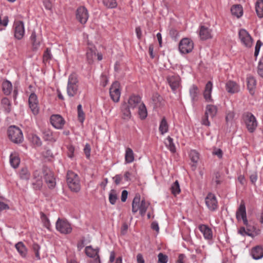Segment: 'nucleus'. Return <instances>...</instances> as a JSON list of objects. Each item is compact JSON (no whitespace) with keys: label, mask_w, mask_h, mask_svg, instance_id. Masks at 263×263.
Masks as SVG:
<instances>
[{"label":"nucleus","mask_w":263,"mask_h":263,"mask_svg":"<svg viewBox=\"0 0 263 263\" xmlns=\"http://www.w3.org/2000/svg\"><path fill=\"white\" fill-rule=\"evenodd\" d=\"M143 103L141 102V98L138 95H132L128 99L127 102H124L121 105V112L122 118L124 120H128L132 117L130 109H134L139 107V105Z\"/></svg>","instance_id":"nucleus-1"},{"label":"nucleus","mask_w":263,"mask_h":263,"mask_svg":"<svg viewBox=\"0 0 263 263\" xmlns=\"http://www.w3.org/2000/svg\"><path fill=\"white\" fill-rule=\"evenodd\" d=\"M79 80L78 75L72 73L68 77L67 86V93L70 97L75 96L78 91Z\"/></svg>","instance_id":"nucleus-2"},{"label":"nucleus","mask_w":263,"mask_h":263,"mask_svg":"<svg viewBox=\"0 0 263 263\" xmlns=\"http://www.w3.org/2000/svg\"><path fill=\"white\" fill-rule=\"evenodd\" d=\"M9 139L16 144L21 143L23 141V133L20 128L15 125L10 126L8 130Z\"/></svg>","instance_id":"nucleus-3"},{"label":"nucleus","mask_w":263,"mask_h":263,"mask_svg":"<svg viewBox=\"0 0 263 263\" xmlns=\"http://www.w3.org/2000/svg\"><path fill=\"white\" fill-rule=\"evenodd\" d=\"M67 182L69 189L73 192H78L81 189L79 178L77 174L69 171L67 173Z\"/></svg>","instance_id":"nucleus-4"},{"label":"nucleus","mask_w":263,"mask_h":263,"mask_svg":"<svg viewBox=\"0 0 263 263\" xmlns=\"http://www.w3.org/2000/svg\"><path fill=\"white\" fill-rule=\"evenodd\" d=\"M242 118L248 131L253 133L257 126V122L255 116L250 112H245L242 114Z\"/></svg>","instance_id":"nucleus-5"},{"label":"nucleus","mask_w":263,"mask_h":263,"mask_svg":"<svg viewBox=\"0 0 263 263\" xmlns=\"http://www.w3.org/2000/svg\"><path fill=\"white\" fill-rule=\"evenodd\" d=\"M56 229L63 234H69L72 231V227L66 220L59 218L55 223Z\"/></svg>","instance_id":"nucleus-6"},{"label":"nucleus","mask_w":263,"mask_h":263,"mask_svg":"<svg viewBox=\"0 0 263 263\" xmlns=\"http://www.w3.org/2000/svg\"><path fill=\"white\" fill-rule=\"evenodd\" d=\"M44 179L49 189H53L56 184L53 173L47 166L42 168Z\"/></svg>","instance_id":"nucleus-7"},{"label":"nucleus","mask_w":263,"mask_h":263,"mask_svg":"<svg viewBox=\"0 0 263 263\" xmlns=\"http://www.w3.org/2000/svg\"><path fill=\"white\" fill-rule=\"evenodd\" d=\"M193 48L194 43L189 38H183L179 42V50L181 53H189L193 50Z\"/></svg>","instance_id":"nucleus-8"},{"label":"nucleus","mask_w":263,"mask_h":263,"mask_svg":"<svg viewBox=\"0 0 263 263\" xmlns=\"http://www.w3.org/2000/svg\"><path fill=\"white\" fill-rule=\"evenodd\" d=\"M238 34L239 37L242 44L246 47H251L253 40L248 32L244 29H241L239 30Z\"/></svg>","instance_id":"nucleus-9"},{"label":"nucleus","mask_w":263,"mask_h":263,"mask_svg":"<svg viewBox=\"0 0 263 263\" xmlns=\"http://www.w3.org/2000/svg\"><path fill=\"white\" fill-rule=\"evenodd\" d=\"M109 94L111 99L114 102L117 103L119 101L121 92L119 82L115 81L112 84L109 89Z\"/></svg>","instance_id":"nucleus-10"},{"label":"nucleus","mask_w":263,"mask_h":263,"mask_svg":"<svg viewBox=\"0 0 263 263\" xmlns=\"http://www.w3.org/2000/svg\"><path fill=\"white\" fill-rule=\"evenodd\" d=\"M206 206L211 211H215L218 208V202L214 194L209 193L205 198Z\"/></svg>","instance_id":"nucleus-11"},{"label":"nucleus","mask_w":263,"mask_h":263,"mask_svg":"<svg viewBox=\"0 0 263 263\" xmlns=\"http://www.w3.org/2000/svg\"><path fill=\"white\" fill-rule=\"evenodd\" d=\"M14 37L15 39L20 40L24 36L25 28L24 24L22 21H17L14 22Z\"/></svg>","instance_id":"nucleus-12"},{"label":"nucleus","mask_w":263,"mask_h":263,"mask_svg":"<svg viewBox=\"0 0 263 263\" xmlns=\"http://www.w3.org/2000/svg\"><path fill=\"white\" fill-rule=\"evenodd\" d=\"M89 15L87 9L83 6L79 7L76 11V18L82 24H85L88 18Z\"/></svg>","instance_id":"nucleus-13"},{"label":"nucleus","mask_w":263,"mask_h":263,"mask_svg":"<svg viewBox=\"0 0 263 263\" xmlns=\"http://www.w3.org/2000/svg\"><path fill=\"white\" fill-rule=\"evenodd\" d=\"M28 102L29 107L33 114H37L39 111L37 96L34 93H31L29 97Z\"/></svg>","instance_id":"nucleus-14"},{"label":"nucleus","mask_w":263,"mask_h":263,"mask_svg":"<svg viewBox=\"0 0 263 263\" xmlns=\"http://www.w3.org/2000/svg\"><path fill=\"white\" fill-rule=\"evenodd\" d=\"M167 82L172 90L175 91L180 85V78L178 76H168L166 78Z\"/></svg>","instance_id":"nucleus-15"},{"label":"nucleus","mask_w":263,"mask_h":263,"mask_svg":"<svg viewBox=\"0 0 263 263\" xmlns=\"http://www.w3.org/2000/svg\"><path fill=\"white\" fill-rule=\"evenodd\" d=\"M50 122L52 125L57 129H61L65 124L64 119L59 115H52L50 117Z\"/></svg>","instance_id":"nucleus-16"},{"label":"nucleus","mask_w":263,"mask_h":263,"mask_svg":"<svg viewBox=\"0 0 263 263\" xmlns=\"http://www.w3.org/2000/svg\"><path fill=\"white\" fill-rule=\"evenodd\" d=\"M30 40L32 46V50L36 51L40 46L42 39L40 36H37L34 31H32L30 36Z\"/></svg>","instance_id":"nucleus-17"},{"label":"nucleus","mask_w":263,"mask_h":263,"mask_svg":"<svg viewBox=\"0 0 263 263\" xmlns=\"http://www.w3.org/2000/svg\"><path fill=\"white\" fill-rule=\"evenodd\" d=\"M33 178L35 180V182L32 183V185L35 190H40L41 189L43 184L42 176L40 172L35 171L33 174Z\"/></svg>","instance_id":"nucleus-18"},{"label":"nucleus","mask_w":263,"mask_h":263,"mask_svg":"<svg viewBox=\"0 0 263 263\" xmlns=\"http://www.w3.org/2000/svg\"><path fill=\"white\" fill-rule=\"evenodd\" d=\"M199 229L203 234L205 239L211 240L213 238V233L212 229L208 226L205 224H200L199 226Z\"/></svg>","instance_id":"nucleus-19"},{"label":"nucleus","mask_w":263,"mask_h":263,"mask_svg":"<svg viewBox=\"0 0 263 263\" xmlns=\"http://www.w3.org/2000/svg\"><path fill=\"white\" fill-rule=\"evenodd\" d=\"M213 88V84L211 81H209L205 85L203 92L204 98L207 102H212L211 92Z\"/></svg>","instance_id":"nucleus-20"},{"label":"nucleus","mask_w":263,"mask_h":263,"mask_svg":"<svg viewBox=\"0 0 263 263\" xmlns=\"http://www.w3.org/2000/svg\"><path fill=\"white\" fill-rule=\"evenodd\" d=\"M251 255L255 260L261 259L263 257V248L261 246H257L253 248L251 250Z\"/></svg>","instance_id":"nucleus-21"},{"label":"nucleus","mask_w":263,"mask_h":263,"mask_svg":"<svg viewBox=\"0 0 263 263\" xmlns=\"http://www.w3.org/2000/svg\"><path fill=\"white\" fill-rule=\"evenodd\" d=\"M256 81L253 76H249L247 77V88L251 95H253L255 93L256 88Z\"/></svg>","instance_id":"nucleus-22"},{"label":"nucleus","mask_w":263,"mask_h":263,"mask_svg":"<svg viewBox=\"0 0 263 263\" xmlns=\"http://www.w3.org/2000/svg\"><path fill=\"white\" fill-rule=\"evenodd\" d=\"M199 35L201 40H206L212 37L211 30L204 26H201L199 32Z\"/></svg>","instance_id":"nucleus-23"},{"label":"nucleus","mask_w":263,"mask_h":263,"mask_svg":"<svg viewBox=\"0 0 263 263\" xmlns=\"http://www.w3.org/2000/svg\"><path fill=\"white\" fill-rule=\"evenodd\" d=\"M236 217L238 220H240L241 218L247 217L246 206L243 201H241L236 211Z\"/></svg>","instance_id":"nucleus-24"},{"label":"nucleus","mask_w":263,"mask_h":263,"mask_svg":"<svg viewBox=\"0 0 263 263\" xmlns=\"http://www.w3.org/2000/svg\"><path fill=\"white\" fill-rule=\"evenodd\" d=\"M226 90L229 93H234L239 91V87L234 81H229L226 83Z\"/></svg>","instance_id":"nucleus-25"},{"label":"nucleus","mask_w":263,"mask_h":263,"mask_svg":"<svg viewBox=\"0 0 263 263\" xmlns=\"http://www.w3.org/2000/svg\"><path fill=\"white\" fill-rule=\"evenodd\" d=\"M254 230V228L253 227L248 226V227H246V228L243 227H241L239 229L238 232L239 234L243 236L247 235L253 237L254 236L253 234Z\"/></svg>","instance_id":"nucleus-26"},{"label":"nucleus","mask_w":263,"mask_h":263,"mask_svg":"<svg viewBox=\"0 0 263 263\" xmlns=\"http://www.w3.org/2000/svg\"><path fill=\"white\" fill-rule=\"evenodd\" d=\"M140 195L139 194H136L132 202V212L133 214L136 213L139 209L141 203Z\"/></svg>","instance_id":"nucleus-27"},{"label":"nucleus","mask_w":263,"mask_h":263,"mask_svg":"<svg viewBox=\"0 0 263 263\" xmlns=\"http://www.w3.org/2000/svg\"><path fill=\"white\" fill-rule=\"evenodd\" d=\"M231 11L232 15L237 18L240 17L243 14V9L240 5H233L231 9Z\"/></svg>","instance_id":"nucleus-28"},{"label":"nucleus","mask_w":263,"mask_h":263,"mask_svg":"<svg viewBox=\"0 0 263 263\" xmlns=\"http://www.w3.org/2000/svg\"><path fill=\"white\" fill-rule=\"evenodd\" d=\"M97 49L95 47L89 48L86 52V58L89 64L93 62L94 58L96 57Z\"/></svg>","instance_id":"nucleus-29"},{"label":"nucleus","mask_w":263,"mask_h":263,"mask_svg":"<svg viewBox=\"0 0 263 263\" xmlns=\"http://www.w3.org/2000/svg\"><path fill=\"white\" fill-rule=\"evenodd\" d=\"M99 249H93L91 246H87L85 248V253L86 254L91 257L95 258L99 255Z\"/></svg>","instance_id":"nucleus-30"},{"label":"nucleus","mask_w":263,"mask_h":263,"mask_svg":"<svg viewBox=\"0 0 263 263\" xmlns=\"http://www.w3.org/2000/svg\"><path fill=\"white\" fill-rule=\"evenodd\" d=\"M125 161L126 163H130L134 161V154L133 151L129 147L126 148Z\"/></svg>","instance_id":"nucleus-31"},{"label":"nucleus","mask_w":263,"mask_h":263,"mask_svg":"<svg viewBox=\"0 0 263 263\" xmlns=\"http://www.w3.org/2000/svg\"><path fill=\"white\" fill-rule=\"evenodd\" d=\"M15 246L20 254L23 257H25L27 255V250L23 242L21 241L18 242L15 245Z\"/></svg>","instance_id":"nucleus-32"},{"label":"nucleus","mask_w":263,"mask_h":263,"mask_svg":"<svg viewBox=\"0 0 263 263\" xmlns=\"http://www.w3.org/2000/svg\"><path fill=\"white\" fill-rule=\"evenodd\" d=\"M217 108L213 105H208L206 106L205 114L213 118L217 114Z\"/></svg>","instance_id":"nucleus-33"},{"label":"nucleus","mask_w":263,"mask_h":263,"mask_svg":"<svg viewBox=\"0 0 263 263\" xmlns=\"http://www.w3.org/2000/svg\"><path fill=\"white\" fill-rule=\"evenodd\" d=\"M2 88L4 94L6 95H9L12 91V85L10 81L6 80L3 82Z\"/></svg>","instance_id":"nucleus-34"},{"label":"nucleus","mask_w":263,"mask_h":263,"mask_svg":"<svg viewBox=\"0 0 263 263\" xmlns=\"http://www.w3.org/2000/svg\"><path fill=\"white\" fill-rule=\"evenodd\" d=\"M159 130L162 135L168 132V125L165 117H163L160 122Z\"/></svg>","instance_id":"nucleus-35"},{"label":"nucleus","mask_w":263,"mask_h":263,"mask_svg":"<svg viewBox=\"0 0 263 263\" xmlns=\"http://www.w3.org/2000/svg\"><path fill=\"white\" fill-rule=\"evenodd\" d=\"M255 10L259 18L263 17V1L258 0L255 4Z\"/></svg>","instance_id":"nucleus-36"},{"label":"nucleus","mask_w":263,"mask_h":263,"mask_svg":"<svg viewBox=\"0 0 263 263\" xmlns=\"http://www.w3.org/2000/svg\"><path fill=\"white\" fill-rule=\"evenodd\" d=\"M138 115L141 119H145L147 116V109L144 104L141 103L138 107Z\"/></svg>","instance_id":"nucleus-37"},{"label":"nucleus","mask_w":263,"mask_h":263,"mask_svg":"<svg viewBox=\"0 0 263 263\" xmlns=\"http://www.w3.org/2000/svg\"><path fill=\"white\" fill-rule=\"evenodd\" d=\"M150 203L146 201L144 199L142 200L139 206V213L141 216H144L145 214L146 210L149 206Z\"/></svg>","instance_id":"nucleus-38"},{"label":"nucleus","mask_w":263,"mask_h":263,"mask_svg":"<svg viewBox=\"0 0 263 263\" xmlns=\"http://www.w3.org/2000/svg\"><path fill=\"white\" fill-rule=\"evenodd\" d=\"M1 104L4 110L7 113H9L11 111V103L10 100L7 98H4L1 101Z\"/></svg>","instance_id":"nucleus-39"},{"label":"nucleus","mask_w":263,"mask_h":263,"mask_svg":"<svg viewBox=\"0 0 263 263\" xmlns=\"http://www.w3.org/2000/svg\"><path fill=\"white\" fill-rule=\"evenodd\" d=\"M10 163L13 168H16L20 164V159L15 154H11L10 156Z\"/></svg>","instance_id":"nucleus-40"},{"label":"nucleus","mask_w":263,"mask_h":263,"mask_svg":"<svg viewBox=\"0 0 263 263\" xmlns=\"http://www.w3.org/2000/svg\"><path fill=\"white\" fill-rule=\"evenodd\" d=\"M166 146L169 149L172 153H175L176 147L173 142V139L171 137L168 136L166 138V141L165 142Z\"/></svg>","instance_id":"nucleus-41"},{"label":"nucleus","mask_w":263,"mask_h":263,"mask_svg":"<svg viewBox=\"0 0 263 263\" xmlns=\"http://www.w3.org/2000/svg\"><path fill=\"white\" fill-rule=\"evenodd\" d=\"M152 99L155 107L160 106L161 102L163 100L162 97L157 92L153 94Z\"/></svg>","instance_id":"nucleus-42"},{"label":"nucleus","mask_w":263,"mask_h":263,"mask_svg":"<svg viewBox=\"0 0 263 263\" xmlns=\"http://www.w3.org/2000/svg\"><path fill=\"white\" fill-rule=\"evenodd\" d=\"M43 138L45 141H52L53 140L52 132L49 129H44L43 130Z\"/></svg>","instance_id":"nucleus-43"},{"label":"nucleus","mask_w":263,"mask_h":263,"mask_svg":"<svg viewBox=\"0 0 263 263\" xmlns=\"http://www.w3.org/2000/svg\"><path fill=\"white\" fill-rule=\"evenodd\" d=\"M198 93V88L197 86L193 85L190 89V95L192 98V101H195L197 100V97Z\"/></svg>","instance_id":"nucleus-44"},{"label":"nucleus","mask_w":263,"mask_h":263,"mask_svg":"<svg viewBox=\"0 0 263 263\" xmlns=\"http://www.w3.org/2000/svg\"><path fill=\"white\" fill-rule=\"evenodd\" d=\"M171 190L172 193L175 196L180 193V189L178 180H176L175 182L172 185Z\"/></svg>","instance_id":"nucleus-45"},{"label":"nucleus","mask_w":263,"mask_h":263,"mask_svg":"<svg viewBox=\"0 0 263 263\" xmlns=\"http://www.w3.org/2000/svg\"><path fill=\"white\" fill-rule=\"evenodd\" d=\"M41 219L45 227L49 229L50 227V222L47 216L42 212H40Z\"/></svg>","instance_id":"nucleus-46"},{"label":"nucleus","mask_w":263,"mask_h":263,"mask_svg":"<svg viewBox=\"0 0 263 263\" xmlns=\"http://www.w3.org/2000/svg\"><path fill=\"white\" fill-rule=\"evenodd\" d=\"M103 4L108 8H115L117 6L116 0H103Z\"/></svg>","instance_id":"nucleus-47"},{"label":"nucleus","mask_w":263,"mask_h":263,"mask_svg":"<svg viewBox=\"0 0 263 263\" xmlns=\"http://www.w3.org/2000/svg\"><path fill=\"white\" fill-rule=\"evenodd\" d=\"M78 118L81 123H83L85 120V114L82 109V106L81 104L78 105Z\"/></svg>","instance_id":"nucleus-48"},{"label":"nucleus","mask_w":263,"mask_h":263,"mask_svg":"<svg viewBox=\"0 0 263 263\" xmlns=\"http://www.w3.org/2000/svg\"><path fill=\"white\" fill-rule=\"evenodd\" d=\"M52 58V55L51 53L50 49L49 48H47L43 54V62L44 63L48 62Z\"/></svg>","instance_id":"nucleus-49"},{"label":"nucleus","mask_w":263,"mask_h":263,"mask_svg":"<svg viewBox=\"0 0 263 263\" xmlns=\"http://www.w3.org/2000/svg\"><path fill=\"white\" fill-rule=\"evenodd\" d=\"M118 197L115 190H111L109 194V201L111 204L114 205L116 202Z\"/></svg>","instance_id":"nucleus-50"},{"label":"nucleus","mask_w":263,"mask_h":263,"mask_svg":"<svg viewBox=\"0 0 263 263\" xmlns=\"http://www.w3.org/2000/svg\"><path fill=\"white\" fill-rule=\"evenodd\" d=\"M20 177L22 179L28 180L30 178V173L27 168H22L20 173Z\"/></svg>","instance_id":"nucleus-51"},{"label":"nucleus","mask_w":263,"mask_h":263,"mask_svg":"<svg viewBox=\"0 0 263 263\" xmlns=\"http://www.w3.org/2000/svg\"><path fill=\"white\" fill-rule=\"evenodd\" d=\"M190 157L193 163H197L199 160V154L195 150H192L190 153Z\"/></svg>","instance_id":"nucleus-52"},{"label":"nucleus","mask_w":263,"mask_h":263,"mask_svg":"<svg viewBox=\"0 0 263 263\" xmlns=\"http://www.w3.org/2000/svg\"><path fill=\"white\" fill-rule=\"evenodd\" d=\"M235 116V113L234 111H229L227 113L226 116V121L227 125H229V124H232L233 119Z\"/></svg>","instance_id":"nucleus-53"},{"label":"nucleus","mask_w":263,"mask_h":263,"mask_svg":"<svg viewBox=\"0 0 263 263\" xmlns=\"http://www.w3.org/2000/svg\"><path fill=\"white\" fill-rule=\"evenodd\" d=\"M32 249L35 253V257L37 260L41 259L39 250L40 249V246L36 243H33L32 246Z\"/></svg>","instance_id":"nucleus-54"},{"label":"nucleus","mask_w":263,"mask_h":263,"mask_svg":"<svg viewBox=\"0 0 263 263\" xmlns=\"http://www.w3.org/2000/svg\"><path fill=\"white\" fill-rule=\"evenodd\" d=\"M158 262L160 263H167L168 261V256L163 254L162 253H160L158 255Z\"/></svg>","instance_id":"nucleus-55"},{"label":"nucleus","mask_w":263,"mask_h":263,"mask_svg":"<svg viewBox=\"0 0 263 263\" xmlns=\"http://www.w3.org/2000/svg\"><path fill=\"white\" fill-rule=\"evenodd\" d=\"M258 74L263 78V58H262L258 64Z\"/></svg>","instance_id":"nucleus-56"},{"label":"nucleus","mask_w":263,"mask_h":263,"mask_svg":"<svg viewBox=\"0 0 263 263\" xmlns=\"http://www.w3.org/2000/svg\"><path fill=\"white\" fill-rule=\"evenodd\" d=\"M90 151L91 148L89 144L87 143L85 144L84 148V152L86 155V157L87 159L89 158L90 156Z\"/></svg>","instance_id":"nucleus-57"},{"label":"nucleus","mask_w":263,"mask_h":263,"mask_svg":"<svg viewBox=\"0 0 263 263\" xmlns=\"http://www.w3.org/2000/svg\"><path fill=\"white\" fill-rule=\"evenodd\" d=\"M32 141L34 144L37 146H41L42 145V141L40 138L36 135H33L32 137Z\"/></svg>","instance_id":"nucleus-58"},{"label":"nucleus","mask_w":263,"mask_h":263,"mask_svg":"<svg viewBox=\"0 0 263 263\" xmlns=\"http://www.w3.org/2000/svg\"><path fill=\"white\" fill-rule=\"evenodd\" d=\"M170 35L173 39L176 40L178 36V32L175 29H171L170 30Z\"/></svg>","instance_id":"nucleus-59"},{"label":"nucleus","mask_w":263,"mask_h":263,"mask_svg":"<svg viewBox=\"0 0 263 263\" xmlns=\"http://www.w3.org/2000/svg\"><path fill=\"white\" fill-rule=\"evenodd\" d=\"M68 148V156L72 158L74 156V147L72 145H69Z\"/></svg>","instance_id":"nucleus-60"},{"label":"nucleus","mask_w":263,"mask_h":263,"mask_svg":"<svg viewBox=\"0 0 263 263\" xmlns=\"http://www.w3.org/2000/svg\"><path fill=\"white\" fill-rule=\"evenodd\" d=\"M215 176V181L217 185H219L221 183V181L220 180L221 175L219 172H216L214 173Z\"/></svg>","instance_id":"nucleus-61"},{"label":"nucleus","mask_w":263,"mask_h":263,"mask_svg":"<svg viewBox=\"0 0 263 263\" xmlns=\"http://www.w3.org/2000/svg\"><path fill=\"white\" fill-rule=\"evenodd\" d=\"M213 155H216L219 158L222 157L223 153L221 149H216L212 152Z\"/></svg>","instance_id":"nucleus-62"},{"label":"nucleus","mask_w":263,"mask_h":263,"mask_svg":"<svg viewBox=\"0 0 263 263\" xmlns=\"http://www.w3.org/2000/svg\"><path fill=\"white\" fill-rule=\"evenodd\" d=\"M208 117L209 116L204 114V116L203 117L202 120V124L208 126H210V122L209 121Z\"/></svg>","instance_id":"nucleus-63"},{"label":"nucleus","mask_w":263,"mask_h":263,"mask_svg":"<svg viewBox=\"0 0 263 263\" xmlns=\"http://www.w3.org/2000/svg\"><path fill=\"white\" fill-rule=\"evenodd\" d=\"M250 179L252 183L254 184L257 179V173L254 172L250 176Z\"/></svg>","instance_id":"nucleus-64"}]
</instances>
